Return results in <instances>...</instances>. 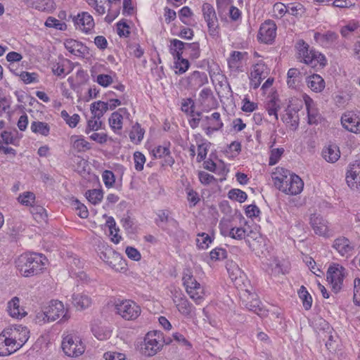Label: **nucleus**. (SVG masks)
<instances>
[{"label": "nucleus", "instance_id": "obj_15", "mask_svg": "<svg viewBox=\"0 0 360 360\" xmlns=\"http://www.w3.org/2000/svg\"><path fill=\"white\" fill-rule=\"evenodd\" d=\"M268 68L264 63H258L255 65L250 73V86L253 89L258 88L262 81L268 76Z\"/></svg>", "mask_w": 360, "mask_h": 360}, {"label": "nucleus", "instance_id": "obj_6", "mask_svg": "<svg viewBox=\"0 0 360 360\" xmlns=\"http://www.w3.org/2000/svg\"><path fill=\"white\" fill-rule=\"evenodd\" d=\"M182 280L187 294L196 304H200L204 300V288L193 278L188 269L184 271Z\"/></svg>", "mask_w": 360, "mask_h": 360}, {"label": "nucleus", "instance_id": "obj_14", "mask_svg": "<svg viewBox=\"0 0 360 360\" xmlns=\"http://www.w3.org/2000/svg\"><path fill=\"white\" fill-rule=\"evenodd\" d=\"M173 302L178 311L186 317H192L195 312V307L185 295L181 293L175 294Z\"/></svg>", "mask_w": 360, "mask_h": 360}, {"label": "nucleus", "instance_id": "obj_47", "mask_svg": "<svg viewBox=\"0 0 360 360\" xmlns=\"http://www.w3.org/2000/svg\"><path fill=\"white\" fill-rule=\"evenodd\" d=\"M228 196L230 199L238 201L239 202H243L247 199L246 193L236 188L229 191Z\"/></svg>", "mask_w": 360, "mask_h": 360}, {"label": "nucleus", "instance_id": "obj_64", "mask_svg": "<svg viewBox=\"0 0 360 360\" xmlns=\"http://www.w3.org/2000/svg\"><path fill=\"white\" fill-rule=\"evenodd\" d=\"M117 34L120 37H128L129 27L126 22H120L117 24Z\"/></svg>", "mask_w": 360, "mask_h": 360}, {"label": "nucleus", "instance_id": "obj_49", "mask_svg": "<svg viewBox=\"0 0 360 360\" xmlns=\"http://www.w3.org/2000/svg\"><path fill=\"white\" fill-rule=\"evenodd\" d=\"M313 103L312 100H309L305 101L306 108L308 114V122L311 124H314L317 122V116L318 113L316 110L311 106V104Z\"/></svg>", "mask_w": 360, "mask_h": 360}, {"label": "nucleus", "instance_id": "obj_39", "mask_svg": "<svg viewBox=\"0 0 360 360\" xmlns=\"http://www.w3.org/2000/svg\"><path fill=\"white\" fill-rule=\"evenodd\" d=\"M31 212L37 223H47V214L44 207L40 206L34 207Z\"/></svg>", "mask_w": 360, "mask_h": 360}, {"label": "nucleus", "instance_id": "obj_27", "mask_svg": "<svg viewBox=\"0 0 360 360\" xmlns=\"http://www.w3.org/2000/svg\"><path fill=\"white\" fill-rule=\"evenodd\" d=\"M205 79H206V75L204 73L194 71L188 77L186 81L191 88L195 89L202 86L205 83Z\"/></svg>", "mask_w": 360, "mask_h": 360}, {"label": "nucleus", "instance_id": "obj_58", "mask_svg": "<svg viewBox=\"0 0 360 360\" xmlns=\"http://www.w3.org/2000/svg\"><path fill=\"white\" fill-rule=\"evenodd\" d=\"M102 177L106 187L110 188L115 184V175L111 171L105 170L103 173Z\"/></svg>", "mask_w": 360, "mask_h": 360}, {"label": "nucleus", "instance_id": "obj_12", "mask_svg": "<svg viewBox=\"0 0 360 360\" xmlns=\"http://www.w3.org/2000/svg\"><path fill=\"white\" fill-rule=\"evenodd\" d=\"M9 336L15 342L19 349H20L29 339L30 331L27 327L21 325L12 326L6 328Z\"/></svg>", "mask_w": 360, "mask_h": 360}, {"label": "nucleus", "instance_id": "obj_48", "mask_svg": "<svg viewBox=\"0 0 360 360\" xmlns=\"http://www.w3.org/2000/svg\"><path fill=\"white\" fill-rule=\"evenodd\" d=\"M359 27L357 21H351L346 25L343 26L340 30V33L344 37H348L351 33L354 32Z\"/></svg>", "mask_w": 360, "mask_h": 360}, {"label": "nucleus", "instance_id": "obj_18", "mask_svg": "<svg viewBox=\"0 0 360 360\" xmlns=\"http://www.w3.org/2000/svg\"><path fill=\"white\" fill-rule=\"evenodd\" d=\"M276 34V24L273 21L268 20L261 25L258 37L261 41L269 44L274 40Z\"/></svg>", "mask_w": 360, "mask_h": 360}, {"label": "nucleus", "instance_id": "obj_21", "mask_svg": "<svg viewBox=\"0 0 360 360\" xmlns=\"http://www.w3.org/2000/svg\"><path fill=\"white\" fill-rule=\"evenodd\" d=\"M265 108L269 116H274L275 120H278V111L281 109L280 100L275 94L268 97Z\"/></svg>", "mask_w": 360, "mask_h": 360}, {"label": "nucleus", "instance_id": "obj_57", "mask_svg": "<svg viewBox=\"0 0 360 360\" xmlns=\"http://www.w3.org/2000/svg\"><path fill=\"white\" fill-rule=\"evenodd\" d=\"M72 205L75 210L78 211L77 214L81 218L84 219L88 217L89 212L86 207L84 204L81 203L78 200L72 201Z\"/></svg>", "mask_w": 360, "mask_h": 360}, {"label": "nucleus", "instance_id": "obj_50", "mask_svg": "<svg viewBox=\"0 0 360 360\" xmlns=\"http://www.w3.org/2000/svg\"><path fill=\"white\" fill-rule=\"evenodd\" d=\"M45 25L48 27H53L59 30H65L67 28V25L65 22H63L53 17H49L46 19Z\"/></svg>", "mask_w": 360, "mask_h": 360}, {"label": "nucleus", "instance_id": "obj_11", "mask_svg": "<svg viewBox=\"0 0 360 360\" xmlns=\"http://www.w3.org/2000/svg\"><path fill=\"white\" fill-rule=\"evenodd\" d=\"M159 335L155 333H148L144 338V344L141 347L142 353L147 356H153L162 347Z\"/></svg>", "mask_w": 360, "mask_h": 360}, {"label": "nucleus", "instance_id": "obj_36", "mask_svg": "<svg viewBox=\"0 0 360 360\" xmlns=\"http://www.w3.org/2000/svg\"><path fill=\"white\" fill-rule=\"evenodd\" d=\"M212 242V238L208 233H199L197 235L196 245L199 249L205 250L208 248L209 245Z\"/></svg>", "mask_w": 360, "mask_h": 360}, {"label": "nucleus", "instance_id": "obj_25", "mask_svg": "<svg viewBox=\"0 0 360 360\" xmlns=\"http://www.w3.org/2000/svg\"><path fill=\"white\" fill-rule=\"evenodd\" d=\"M307 86L314 92H321L325 88V81L319 75L314 74L307 77Z\"/></svg>", "mask_w": 360, "mask_h": 360}, {"label": "nucleus", "instance_id": "obj_19", "mask_svg": "<svg viewBox=\"0 0 360 360\" xmlns=\"http://www.w3.org/2000/svg\"><path fill=\"white\" fill-rule=\"evenodd\" d=\"M333 247L343 257H349L352 255L354 247L350 241L345 237H340L335 240Z\"/></svg>", "mask_w": 360, "mask_h": 360}, {"label": "nucleus", "instance_id": "obj_61", "mask_svg": "<svg viewBox=\"0 0 360 360\" xmlns=\"http://www.w3.org/2000/svg\"><path fill=\"white\" fill-rule=\"evenodd\" d=\"M333 6L344 8H349L355 5L354 0H335L332 3Z\"/></svg>", "mask_w": 360, "mask_h": 360}, {"label": "nucleus", "instance_id": "obj_46", "mask_svg": "<svg viewBox=\"0 0 360 360\" xmlns=\"http://www.w3.org/2000/svg\"><path fill=\"white\" fill-rule=\"evenodd\" d=\"M105 232L114 243L117 244L120 242L122 237L119 233L120 229L118 227L108 226V229H105Z\"/></svg>", "mask_w": 360, "mask_h": 360}, {"label": "nucleus", "instance_id": "obj_26", "mask_svg": "<svg viewBox=\"0 0 360 360\" xmlns=\"http://www.w3.org/2000/svg\"><path fill=\"white\" fill-rule=\"evenodd\" d=\"M72 299L73 304L81 309H86L92 304L91 298L83 293H74Z\"/></svg>", "mask_w": 360, "mask_h": 360}, {"label": "nucleus", "instance_id": "obj_4", "mask_svg": "<svg viewBox=\"0 0 360 360\" xmlns=\"http://www.w3.org/2000/svg\"><path fill=\"white\" fill-rule=\"evenodd\" d=\"M64 305L62 302L51 300L43 311L37 314L35 321L39 324L54 321L63 315L62 319L67 320Z\"/></svg>", "mask_w": 360, "mask_h": 360}, {"label": "nucleus", "instance_id": "obj_5", "mask_svg": "<svg viewBox=\"0 0 360 360\" xmlns=\"http://www.w3.org/2000/svg\"><path fill=\"white\" fill-rule=\"evenodd\" d=\"M298 58L307 65L312 68L318 65L323 67L326 65V58L321 53L314 50H310L309 45L303 40L297 43Z\"/></svg>", "mask_w": 360, "mask_h": 360}, {"label": "nucleus", "instance_id": "obj_16", "mask_svg": "<svg viewBox=\"0 0 360 360\" xmlns=\"http://www.w3.org/2000/svg\"><path fill=\"white\" fill-rule=\"evenodd\" d=\"M346 181L352 189H357L360 186V161L350 164L346 174Z\"/></svg>", "mask_w": 360, "mask_h": 360}, {"label": "nucleus", "instance_id": "obj_38", "mask_svg": "<svg viewBox=\"0 0 360 360\" xmlns=\"http://www.w3.org/2000/svg\"><path fill=\"white\" fill-rule=\"evenodd\" d=\"M86 196L88 200L94 205L101 202L103 198V191L101 189L89 190L86 192Z\"/></svg>", "mask_w": 360, "mask_h": 360}, {"label": "nucleus", "instance_id": "obj_63", "mask_svg": "<svg viewBox=\"0 0 360 360\" xmlns=\"http://www.w3.org/2000/svg\"><path fill=\"white\" fill-rule=\"evenodd\" d=\"M89 138L92 141H94L100 144H103L108 141V135L105 133L94 132L89 136Z\"/></svg>", "mask_w": 360, "mask_h": 360}, {"label": "nucleus", "instance_id": "obj_3", "mask_svg": "<svg viewBox=\"0 0 360 360\" xmlns=\"http://www.w3.org/2000/svg\"><path fill=\"white\" fill-rule=\"evenodd\" d=\"M97 252L100 258L115 271L118 272L127 271V264L122 256L105 242L99 241Z\"/></svg>", "mask_w": 360, "mask_h": 360}, {"label": "nucleus", "instance_id": "obj_62", "mask_svg": "<svg viewBox=\"0 0 360 360\" xmlns=\"http://www.w3.org/2000/svg\"><path fill=\"white\" fill-rule=\"evenodd\" d=\"M20 77L25 84H30L37 81V74L34 72H22Z\"/></svg>", "mask_w": 360, "mask_h": 360}, {"label": "nucleus", "instance_id": "obj_20", "mask_svg": "<svg viewBox=\"0 0 360 360\" xmlns=\"http://www.w3.org/2000/svg\"><path fill=\"white\" fill-rule=\"evenodd\" d=\"M226 269L230 278L235 283V285H240L244 274L238 265L233 260H228L226 263Z\"/></svg>", "mask_w": 360, "mask_h": 360}, {"label": "nucleus", "instance_id": "obj_1", "mask_svg": "<svg viewBox=\"0 0 360 360\" xmlns=\"http://www.w3.org/2000/svg\"><path fill=\"white\" fill-rule=\"evenodd\" d=\"M272 179L275 186L287 195L300 194L304 188V182L298 175L283 167L276 168Z\"/></svg>", "mask_w": 360, "mask_h": 360}, {"label": "nucleus", "instance_id": "obj_54", "mask_svg": "<svg viewBox=\"0 0 360 360\" xmlns=\"http://www.w3.org/2000/svg\"><path fill=\"white\" fill-rule=\"evenodd\" d=\"M312 228L315 234L323 238H330L334 235L333 231L328 226H312Z\"/></svg>", "mask_w": 360, "mask_h": 360}, {"label": "nucleus", "instance_id": "obj_51", "mask_svg": "<svg viewBox=\"0 0 360 360\" xmlns=\"http://www.w3.org/2000/svg\"><path fill=\"white\" fill-rule=\"evenodd\" d=\"M176 60L174 63V68L176 70V73L177 74H183L186 72V71L189 68V62L187 59H184L182 57L180 58H176Z\"/></svg>", "mask_w": 360, "mask_h": 360}, {"label": "nucleus", "instance_id": "obj_32", "mask_svg": "<svg viewBox=\"0 0 360 360\" xmlns=\"http://www.w3.org/2000/svg\"><path fill=\"white\" fill-rule=\"evenodd\" d=\"M187 44L178 39L171 41V51L175 58H180L183 53V50H187Z\"/></svg>", "mask_w": 360, "mask_h": 360}, {"label": "nucleus", "instance_id": "obj_45", "mask_svg": "<svg viewBox=\"0 0 360 360\" xmlns=\"http://www.w3.org/2000/svg\"><path fill=\"white\" fill-rule=\"evenodd\" d=\"M205 119L210 125H214V129H220L223 127L220 114L217 112L212 113L210 116H206Z\"/></svg>", "mask_w": 360, "mask_h": 360}, {"label": "nucleus", "instance_id": "obj_31", "mask_svg": "<svg viewBox=\"0 0 360 360\" xmlns=\"http://www.w3.org/2000/svg\"><path fill=\"white\" fill-rule=\"evenodd\" d=\"M30 129L32 132L47 136L50 132L49 125L43 122L34 121L31 123Z\"/></svg>", "mask_w": 360, "mask_h": 360}, {"label": "nucleus", "instance_id": "obj_28", "mask_svg": "<svg viewBox=\"0 0 360 360\" xmlns=\"http://www.w3.org/2000/svg\"><path fill=\"white\" fill-rule=\"evenodd\" d=\"M70 143L72 147L77 152H84L91 149L90 143L84 139L77 135L70 137Z\"/></svg>", "mask_w": 360, "mask_h": 360}, {"label": "nucleus", "instance_id": "obj_43", "mask_svg": "<svg viewBox=\"0 0 360 360\" xmlns=\"http://www.w3.org/2000/svg\"><path fill=\"white\" fill-rule=\"evenodd\" d=\"M243 53L240 51H233L230 57L228 58L229 67L232 70L237 69L243 58Z\"/></svg>", "mask_w": 360, "mask_h": 360}, {"label": "nucleus", "instance_id": "obj_42", "mask_svg": "<svg viewBox=\"0 0 360 360\" xmlns=\"http://www.w3.org/2000/svg\"><path fill=\"white\" fill-rule=\"evenodd\" d=\"M103 122L100 118L91 117L87 122V126L85 129L86 134L91 131H96L102 127Z\"/></svg>", "mask_w": 360, "mask_h": 360}, {"label": "nucleus", "instance_id": "obj_9", "mask_svg": "<svg viewBox=\"0 0 360 360\" xmlns=\"http://www.w3.org/2000/svg\"><path fill=\"white\" fill-rule=\"evenodd\" d=\"M62 349L64 353L71 357L82 355L85 350L84 345L78 337L68 335L62 342Z\"/></svg>", "mask_w": 360, "mask_h": 360}, {"label": "nucleus", "instance_id": "obj_13", "mask_svg": "<svg viewBox=\"0 0 360 360\" xmlns=\"http://www.w3.org/2000/svg\"><path fill=\"white\" fill-rule=\"evenodd\" d=\"M72 21L77 29L85 33H90L95 26L93 17L87 12H82L73 16Z\"/></svg>", "mask_w": 360, "mask_h": 360}, {"label": "nucleus", "instance_id": "obj_23", "mask_svg": "<svg viewBox=\"0 0 360 360\" xmlns=\"http://www.w3.org/2000/svg\"><path fill=\"white\" fill-rule=\"evenodd\" d=\"M169 144L164 145V146H158L155 147L151 153L154 158H162L163 157H166L167 159L165 160L166 163L168 165H173L174 163V160L172 157L170 156V151L169 148Z\"/></svg>", "mask_w": 360, "mask_h": 360}, {"label": "nucleus", "instance_id": "obj_56", "mask_svg": "<svg viewBox=\"0 0 360 360\" xmlns=\"http://www.w3.org/2000/svg\"><path fill=\"white\" fill-rule=\"evenodd\" d=\"M134 167L138 171H141L143 169V165L146 162V158L141 152H135L134 154Z\"/></svg>", "mask_w": 360, "mask_h": 360}, {"label": "nucleus", "instance_id": "obj_35", "mask_svg": "<svg viewBox=\"0 0 360 360\" xmlns=\"http://www.w3.org/2000/svg\"><path fill=\"white\" fill-rule=\"evenodd\" d=\"M122 115H120V112H112L108 120L109 124L111 129L116 132L122 129Z\"/></svg>", "mask_w": 360, "mask_h": 360}, {"label": "nucleus", "instance_id": "obj_29", "mask_svg": "<svg viewBox=\"0 0 360 360\" xmlns=\"http://www.w3.org/2000/svg\"><path fill=\"white\" fill-rule=\"evenodd\" d=\"M90 110L92 117L101 119L108 110V103L101 101L94 102L91 105Z\"/></svg>", "mask_w": 360, "mask_h": 360}, {"label": "nucleus", "instance_id": "obj_22", "mask_svg": "<svg viewBox=\"0 0 360 360\" xmlns=\"http://www.w3.org/2000/svg\"><path fill=\"white\" fill-rule=\"evenodd\" d=\"M8 311L11 316L16 319H21L24 317L27 313L20 306V300L17 297H14L8 303Z\"/></svg>", "mask_w": 360, "mask_h": 360}, {"label": "nucleus", "instance_id": "obj_17", "mask_svg": "<svg viewBox=\"0 0 360 360\" xmlns=\"http://www.w3.org/2000/svg\"><path fill=\"white\" fill-rule=\"evenodd\" d=\"M341 123L345 129L353 133L360 132V118L354 112H347L341 117Z\"/></svg>", "mask_w": 360, "mask_h": 360}, {"label": "nucleus", "instance_id": "obj_60", "mask_svg": "<svg viewBox=\"0 0 360 360\" xmlns=\"http://www.w3.org/2000/svg\"><path fill=\"white\" fill-rule=\"evenodd\" d=\"M303 11V6L299 3L290 4L288 5V13H289L290 15L297 16L298 15H301Z\"/></svg>", "mask_w": 360, "mask_h": 360}, {"label": "nucleus", "instance_id": "obj_2", "mask_svg": "<svg viewBox=\"0 0 360 360\" xmlns=\"http://www.w3.org/2000/svg\"><path fill=\"white\" fill-rule=\"evenodd\" d=\"M46 257L41 253H24L16 260V266L20 274L24 277L38 275L45 269Z\"/></svg>", "mask_w": 360, "mask_h": 360}, {"label": "nucleus", "instance_id": "obj_52", "mask_svg": "<svg viewBox=\"0 0 360 360\" xmlns=\"http://www.w3.org/2000/svg\"><path fill=\"white\" fill-rule=\"evenodd\" d=\"M284 153V148H273L271 150L269 160V165H276L281 156L283 155Z\"/></svg>", "mask_w": 360, "mask_h": 360}, {"label": "nucleus", "instance_id": "obj_44", "mask_svg": "<svg viewBox=\"0 0 360 360\" xmlns=\"http://www.w3.org/2000/svg\"><path fill=\"white\" fill-rule=\"evenodd\" d=\"M245 307L250 311H252L259 316L264 314V310L260 307V301L257 298H252V300L247 302Z\"/></svg>", "mask_w": 360, "mask_h": 360}, {"label": "nucleus", "instance_id": "obj_7", "mask_svg": "<svg viewBox=\"0 0 360 360\" xmlns=\"http://www.w3.org/2000/svg\"><path fill=\"white\" fill-rule=\"evenodd\" d=\"M202 12L207 25L209 34L213 39H217L219 37V23L214 7L208 3H204Z\"/></svg>", "mask_w": 360, "mask_h": 360}, {"label": "nucleus", "instance_id": "obj_55", "mask_svg": "<svg viewBox=\"0 0 360 360\" xmlns=\"http://www.w3.org/2000/svg\"><path fill=\"white\" fill-rule=\"evenodd\" d=\"M210 255L212 260L217 261L226 258L227 252L225 249L216 248L210 252Z\"/></svg>", "mask_w": 360, "mask_h": 360}, {"label": "nucleus", "instance_id": "obj_41", "mask_svg": "<svg viewBox=\"0 0 360 360\" xmlns=\"http://www.w3.org/2000/svg\"><path fill=\"white\" fill-rule=\"evenodd\" d=\"M1 335H4L3 339L6 340V341H4V344L7 346V349L11 352V354L20 349L15 342L13 340L11 336H8L10 335L6 328L3 330V331L1 333Z\"/></svg>", "mask_w": 360, "mask_h": 360}, {"label": "nucleus", "instance_id": "obj_24", "mask_svg": "<svg viewBox=\"0 0 360 360\" xmlns=\"http://www.w3.org/2000/svg\"><path fill=\"white\" fill-rule=\"evenodd\" d=\"M322 155L327 162L334 163L340 158V152L336 145H328L323 148Z\"/></svg>", "mask_w": 360, "mask_h": 360}, {"label": "nucleus", "instance_id": "obj_53", "mask_svg": "<svg viewBox=\"0 0 360 360\" xmlns=\"http://www.w3.org/2000/svg\"><path fill=\"white\" fill-rule=\"evenodd\" d=\"M35 195L32 192H25L18 197V201L24 205L32 206L34 202Z\"/></svg>", "mask_w": 360, "mask_h": 360}, {"label": "nucleus", "instance_id": "obj_34", "mask_svg": "<svg viewBox=\"0 0 360 360\" xmlns=\"http://www.w3.org/2000/svg\"><path fill=\"white\" fill-rule=\"evenodd\" d=\"M298 295L302 302L305 310H309L311 307L312 297L304 285H302L298 290Z\"/></svg>", "mask_w": 360, "mask_h": 360}, {"label": "nucleus", "instance_id": "obj_8", "mask_svg": "<svg viewBox=\"0 0 360 360\" xmlns=\"http://www.w3.org/2000/svg\"><path fill=\"white\" fill-rule=\"evenodd\" d=\"M345 271V269L338 264L330 265L327 271V281L335 293L338 292L342 287Z\"/></svg>", "mask_w": 360, "mask_h": 360}, {"label": "nucleus", "instance_id": "obj_30", "mask_svg": "<svg viewBox=\"0 0 360 360\" xmlns=\"http://www.w3.org/2000/svg\"><path fill=\"white\" fill-rule=\"evenodd\" d=\"M65 49L72 54L75 56H80L83 53V45L74 39H70L65 40L64 42Z\"/></svg>", "mask_w": 360, "mask_h": 360}, {"label": "nucleus", "instance_id": "obj_10", "mask_svg": "<svg viewBox=\"0 0 360 360\" xmlns=\"http://www.w3.org/2000/svg\"><path fill=\"white\" fill-rule=\"evenodd\" d=\"M117 313L126 320H134L141 314V308L134 302L125 300L115 305Z\"/></svg>", "mask_w": 360, "mask_h": 360}, {"label": "nucleus", "instance_id": "obj_40", "mask_svg": "<svg viewBox=\"0 0 360 360\" xmlns=\"http://www.w3.org/2000/svg\"><path fill=\"white\" fill-rule=\"evenodd\" d=\"M248 231L246 226H233L229 230V236L238 240L245 239Z\"/></svg>", "mask_w": 360, "mask_h": 360}, {"label": "nucleus", "instance_id": "obj_37", "mask_svg": "<svg viewBox=\"0 0 360 360\" xmlns=\"http://www.w3.org/2000/svg\"><path fill=\"white\" fill-rule=\"evenodd\" d=\"M144 130L141 127L139 123H136L131 129L129 134V138L131 141L136 143H140L143 138Z\"/></svg>", "mask_w": 360, "mask_h": 360}, {"label": "nucleus", "instance_id": "obj_59", "mask_svg": "<svg viewBox=\"0 0 360 360\" xmlns=\"http://www.w3.org/2000/svg\"><path fill=\"white\" fill-rule=\"evenodd\" d=\"M125 253L129 259L134 261H139L141 258V255L139 251L134 247H127Z\"/></svg>", "mask_w": 360, "mask_h": 360}, {"label": "nucleus", "instance_id": "obj_33", "mask_svg": "<svg viewBox=\"0 0 360 360\" xmlns=\"http://www.w3.org/2000/svg\"><path fill=\"white\" fill-rule=\"evenodd\" d=\"M301 72L297 68H290L288 72L287 84L289 87L295 88L300 82Z\"/></svg>", "mask_w": 360, "mask_h": 360}]
</instances>
